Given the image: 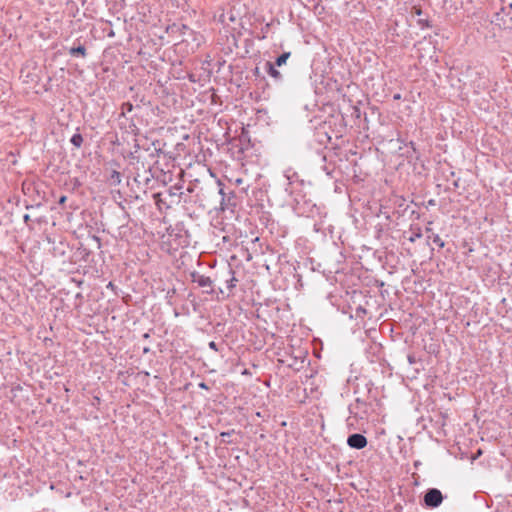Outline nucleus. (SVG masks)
Wrapping results in <instances>:
<instances>
[{
  "mask_svg": "<svg viewBox=\"0 0 512 512\" xmlns=\"http://www.w3.org/2000/svg\"><path fill=\"white\" fill-rule=\"evenodd\" d=\"M443 501V495L439 489L431 488L424 496V503L427 507L436 508Z\"/></svg>",
  "mask_w": 512,
  "mask_h": 512,
  "instance_id": "nucleus-1",
  "label": "nucleus"
},
{
  "mask_svg": "<svg viewBox=\"0 0 512 512\" xmlns=\"http://www.w3.org/2000/svg\"><path fill=\"white\" fill-rule=\"evenodd\" d=\"M367 443L368 442H367L366 437L359 433L351 434L347 438L348 446L353 449H357V450L363 449L367 446Z\"/></svg>",
  "mask_w": 512,
  "mask_h": 512,
  "instance_id": "nucleus-2",
  "label": "nucleus"
},
{
  "mask_svg": "<svg viewBox=\"0 0 512 512\" xmlns=\"http://www.w3.org/2000/svg\"><path fill=\"white\" fill-rule=\"evenodd\" d=\"M192 282L197 283L199 287H212L213 281L210 277L198 272L191 273Z\"/></svg>",
  "mask_w": 512,
  "mask_h": 512,
  "instance_id": "nucleus-3",
  "label": "nucleus"
},
{
  "mask_svg": "<svg viewBox=\"0 0 512 512\" xmlns=\"http://www.w3.org/2000/svg\"><path fill=\"white\" fill-rule=\"evenodd\" d=\"M276 65H274L272 62H266L265 65H264V68L266 70V72L272 77L274 78L275 80L277 81H280L282 79V75L281 73L276 69L275 67Z\"/></svg>",
  "mask_w": 512,
  "mask_h": 512,
  "instance_id": "nucleus-4",
  "label": "nucleus"
},
{
  "mask_svg": "<svg viewBox=\"0 0 512 512\" xmlns=\"http://www.w3.org/2000/svg\"><path fill=\"white\" fill-rule=\"evenodd\" d=\"M228 273L230 274V278L226 280L227 288L231 291L237 285L238 279L235 277V272L232 268H229Z\"/></svg>",
  "mask_w": 512,
  "mask_h": 512,
  "instance_id": "nucleus-5",
  "label": "nucleus"
},
{
  "mask_svg": "<svg viewBox=\"0 0 512 512\" xmlns=\"http://www.w3.org/2000/svg\"><path fill=\"white\" fill-rule=\"evenodd\" d=\"M69 54L71 56L85 57L86 56V48L83 45H79L77 47H71L69 49Z\"/></svg>",
  "mask_w": 512,
  "mask_h": 512,
  "instance_id": "nucleus-6",
  "label": "nucleus"
},
{
  "mask_svg": "<svg viewBox=\"0 0 512 512\" xmlns=\"http://www.w3.org/2000/svg\"><path fill=\"white\" fill-rule=\"evenodd\" d=\"M284 176L288 181L287 187L285 188V190H286V192L291 193L292 191L290 190V186L293 184L294 180L297 178V175L294 172L286 171Z\"/></svg>",
  "mask_w": 512,
  "mask_h": 512,
  "instance_id": "nucleus-7",
  "label": "nucleus"
},
{
  "mask_svg": "<svg viewBox=\"0 0 512 512\" xmlns=\"http://www.w3.org/2000/svg\"><path fill=\"white\" fill-rule=\"evenodd\" d=\"M70 142L76 147L80 148L83 144V137L80 133H75L70 139Z\"/></svg>",
  "mask_w": 512,
  "mask_h": 512,
  "instance_id": "nucleus-8",
  "label": "nucleus"
},
{
  "mask_svg": "<svg viewBox=\"0 0 512 512\" xmlns=\"http://www.w3.org/2000/svg\"><path fill=\"white\" fill-rule=\"evenodd\" d=\"M289 57H290V52H284L279 57H277L274 65H276V66L284 65Z\"/></svg>",
  "mask_w": 512,
  "mask_h": 512,
  "instance_id": "nucleus-9",
  "label": "nucleus"
},
{
  "mask_svg": "<svg viewBox=\"0 0 512 512\" xmlns=\"http://www.w3.org/2000/svg\"><path fill=\"white\" fill-rule=\"evenodd\" d=\"M422 237V232L420 228H416L412 231L411 235L408 237V240L411 243H414L416 240L420 239Z\"/></svg>",
  "mask_w": 512,
  "mask_h": 512,
  "instance_id": "nucleus-10",
  "label": "nucleus"
},
{
  "mask_svg": "<svg viewBox=\"0 0 512 512\" xmlns=\"http://www.w3.org/2000/svg\"><path fill=\"white\" fill-rule=\"evenodd\" d=\"M432 240L439 248H443L445 246V242L440 238L438 234H434Z\"/></svg>",
  "mask_w": 512,
  "mask_h": 512,
  "instance_id": "nucleus-11",
  "label": "nucleus"
},
{
  "mask_svg": "<svg viewBox=\"0 0 512 512\" xmlns=\"http://www.w3.org/2000/svg\"><path fill=\"white\" fill-rule=\"evenodd\" d=\"M360 405H366L365 402L361 401L359 398L356 399L355 407H359ZM354 405L350 406V412L353 413Z\"/></svg>",
  "mask_w": 512,
  "mask_h": 512,
  "instance_id": "nucleus-12",
  "label": "nucleus"
},
{
  "mask_svg": "<svg viewBox=\"0 0 512 512\" xmlns=\"http://www.w3.org/2000/svg\"><path fill=\"white\" fill-rule=\"evenodd\" d=\"M208 346H209L210 349H212V350H214L216 352L219 350L216 342H214V341L209 342Z\"/></svg>",
  "mask_w": 512,
  "mask_h": 512,
  "instance_id": "nucleus-13",
  "label": "nucleus"
},
{
  "mask_svg": "<svg viewBox=\"0 0 512 512\" xmlns=\"http://www.w3.org/2000/svg\"><path fill=\"white\" fill-rule=\"evenodd\" d=\"M123 109H124V110H126V111H128V112H130V111H132L133 106H132V104H131V103H124V104H123Z\"/></svg>",
  "mask_w": 512,
  "mask_h": 512,
  "instance_id": "nucleus-14",
  "label": "nucleus"
},
{
  "mask_svg": "<svg viewBox=\"0 0 512 512\" xmlns=\"http://www.w3.org/2000/svg\"><path fill=\"white\" fill-rule=\"evenodd\" d=\"M232 432H233V431L222 432V433L220 434V436L225 440V438H228V437H230V436H231Z\"/></svg>",
  "mask_w": 512,
  "mask_h": 512,
  "instance_id": "nucleus-15",
  "label": "nucleus"
},
{
  "mask_svg": "<svg viewBox=\"0 0 512 512\" xmlns=\"http://www.w3.org/2000/svg\"><path fill=\"white\" fill-rule=\"evenodd\" d=\"M198 387H199V388H201V389H205V390H207V389H208V386H207V384H206L205 382H201V383H199V384H198Z\"/></svg>",
  "mask_w": 512,
  "mask_h": 512,
  "instance_id": "nucleus-16",
  "label": "nucleus"
},
{
  "mask_svg": "<svg viewBox=\"0 0 512 512\" xmlns=\"http://www.w3.org/2000/svg\"><path fill=\"white\" fill-rule=\"evenodd\" d=\"M408 361L410 364H413L415 362V359L412 355H408Z\"/></svg>",
  "mask_w": 512,
  "mask_h": 512,
  "instance_id": "nucleus-17",
  "label": "nucleus"
},
{
  "mask_svg": "<svg viewBox=\"0 0 512 512\" xmlns=\"http://www.w3.org/2000/svg\"><path fill=\"white\" fill-rule=\"evenodd\" d=\"M393 99L394 100H400L401 99V94L397 93L393 96Z\"/></svg>",
  "mask_w": 512,
  "mask_h": 512,
  "instance_id": "nucleus-18",
  "label": "nucleus"
},
{
  "mask_svg": "<svg viewBox=\"0 0 512 512\" xmlns=\"http://www.w3.org/2000/svg\"><path fill=\"white\" fill-rule=\"evenodd\" d=\"M65 201H66V196H62V197L59 199V203H60V204H63Z\"/></svg>",
  "mask_w": 512,
  "mask_h": 512,
  "instance_id": "nucleus-19",
  "label": "nucleus"
},
{
  "mask_svg": "<svg viewBox=\"0 0 512 512\" xmlns=\"http://www.w3.org/2000/svg\"><path fill=\"white\" fill-rule=\"evenodd\" d=\"M415 13H416L417 15H421V14H422V11H421V9H420V8H416Z\"/></svg>",
  "mask_w": 512,
  "mask_h": 512,
  "instance_id": "nucleus-20",
  "label": "nucleus"
},
{
  "mask_svg": "<svg viewBox=\"0 0 512 512\" xmlns=\"http://www.w3.org/2000/svg\"><path fill=\"white\" fill-rule=\"evenodd\" d=\"M28 220H29V215H28V214H26V215L24 216V221H25V222H27Z\"/></svg>",
  "mask_w": 512,
  "mask_h": 512,
  "instance_id": "nucleus-21",
  "label": "nucleus"
},
{
  "mask_svg": "<svg viewBox=\"0 0 512 512\" xmlns=\"http://www.w3.org/2000/svg\"><path fill=\"white\" fill-rule=\"evenodd\" d=\"M236 182H237L238 184H240V183L242 182V180H241V179H237V181H236Z\"/></svg>",
  "mask_w": 512,
  "mask_h": 512,
  "instance_id": "nucleus-22",
  "label": "nucleus"
},
{
  "mask_svg": "<svg viewBox=\"0 0 512 512\" xmlns=\"http://www.w3.org/2000/svg\"><path fill=\"white\" fill-rule=\"evenodd\" d=\"M108 286L109 288H112V282H109Z\"/></svg>",
  "mask_w": 512,
  "mask_h": 512,
  "instance_id": "nucleus-23",
  "label": "nucleus"
},
{
  "mask_svg": "<svg viewBox=\"0 0 512 512\" xmlns=\"http://www.w3.org/2000/svg\"><path fill=\"white\" fill-rule=\"evenodd\" d=\"M108 286L109 288H112V282H109Z\"/></svg>",
  "mask_w": 512,
  "mask_h": 512,
  "instance_id": "nucleus-24",
  "label": "nucleus"
},
{
  "mask_svg": "<svg viewBox=\"0 0 512 512\" xmlns=\"http://www.w3.org/2000/svg\"><path fill=\"white\" fill-rule=\"evenodd\" d=\"M509 7L512 9V3L509 4Z\"/></svg>",
  "mask_w": 512,
  "mask_h": 512,
  "instance_id": "nucleus-25",
  "label": "nucleus"
}]
</instances>
